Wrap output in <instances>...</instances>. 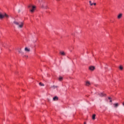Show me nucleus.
<instances>
[{
    "mask_svg": "<svg viewBox=\"0 0 124 124\" xmlns=\"http://www.w3.org/2000/svg\"><path fill=\"white\" fill-rule=\"evenodd\" d=\"M18 52L20 53V54H23V52H22V50L21 49V48H19L18 49Z\"/></svg>",
    "mask_w": 124,
    "mask_h": 124,
    "instance_id": "obj_14",
    "label": "nucleus"
},
{
    "mask_svg": "<svg viewBox=\"0 0 124 124\" xmlns=\"http://www.w3.org/2000/svg\"><path fill=\"white\" fill-rule=\"evenodd\" d=\"M98 95L100 96V97H103V96H105L106 94L104 93H98Z\"/></svg>",
    "mask_w": 124,
    "mask_h": 124,
    "instance_id": "obj_5",
    "label": "nucleus"
},
{
    "mask_svg": "<svg viewBox=\"0 0 124 124\" xmlns=\"http://www.w3.org/2000/svg\"><path fill=\"white\" fill-rule=\"evenodd\" d=\"M39 85H40V86H41L42 87H44V84H43V83H41V82H40V83H39Z\"/></svg>",
    "mask_w": 124,
    "mask_h": 124,
    "instance_id": "obj_17",
    "label": "nucleus"
},
{
    "mask_svg": "<svg viewBox=\"0 0 124 124\" xmlns=\"http://www.w3.org/2000/svg\"><path fill=\"white\" fill-rule=\"evenodd\" d=\"M89 70H91V71H93L94 69H95V67L93 66H90L89 67Z\"/></svg>",
    "mask_w": 124,
    "mask_h": 124,
    "instance_id": "obj_4",
    "label": "nucleus"
},
{
    "mask_svg": "<svg viewBox=\"0 0 124 124\" xmlns=\"http://www.w3.org/2000/svg\"><path fill=\"white\" fill-rule=\"evenodd\" d=\"M4 17H6V18H8V17H9V16L6 14V13H5L4 14H2L1 13H0V20H2V19H3L4 18Z\"/></svg>",
    "mask_w": 124,
    "mask_h": 124,
    "instance_id": "obj_3",
    "label": "nucleus"
},
{
    "mask_svg": "<svg viewBox=\"0 0 124 124\" xmlns=\"http://www.w3.org/2000/svg\"><path fill=\"white\" fill-rule=\"evenodd\" d=\"M58 99H59V98L57 96H55L53 98V101H57V100H58Z\"/></svg>",
    "mask_w": 124,
    "mask_h": 124,
    "instance_id": "obj_8",
    "label": "nucleus"
},
{
    "mask_svg": "<svg viewBox=\"0 0 124 124\" xmlns=\"http://www.w3.org/2000/svg\"><path fill=\"white\" fill-rule=\"evenodd\" d=\"M60 54L62 56H65V53H64V52H63V51H61Z\"/></svg>",
    "mask_w": 124,
    "mask_h": 124,
    "instance_id": "obj_11",
    "label": "nucleus"
},
{
    "mask_svg": "<svg viewBox=\"0 0 124 124\" xmlns=\"http://www.w3.org/2000/svg\"><path fill=\"white\" fill-rule=\"evenodd\" d=\"M14 24L17 26V28L18 29H22L23 27L24 26V23H23V22H20V21L18 22V21H14Z\"/></svg>",
    "mask_w": 124,
    "mask_h": 124,
    "instance_id": "obj_1",
    "label": "nucleus"
},
{
    "mask_svg": "<svg viewBox=\"0 0 124 124\" xmlns=\"http://www.w3.org/2000/svg\"><path fill=\"white\" fill-rule=\"evenodd\" d=\"M59 81H62V80H63L62 77H60L59 78Z\"/></svg>",
    "mask_w": 124,
    "mask_h": 124,
    "instance_id": "obj_16",
    "label": "nucleus"
},
{
    "mask_svg": "<svg viewBox=\"0 0 124 124\" xmlns=\"http://www.w3.org/2000/svg\"><path fill=\"white\" fill-rule=\"evenodd\" d=\"M3 47H4V46H3Z\"/></svg>",
    "mask_w": 124,
    "mask_h": 124,
    "instance_id": "obj_26",
    "label": "nucleus"
},
{
    "mask_svg": "<svg viewBox=\"0 0 124 124\" xmlns=\"http://www.w3.org/2000/svg\"><path fill=\"white\" fill-rule=\"evenodd\" d=\"M18 13H20L21 12V10H18Z\"/></svg>",
    "mask_w": 124,
    "mask_h": 124,
    "instance_id": "obj_20",
    "label": "nucleus"
},
{
    "mask_svg": "<svg viewBox=\"0 0 124 124\" xmlns=\"http://www.w3.org/2000/svg\"><path fill=\"white\" fill-rule=\"evenodd\" d=\"M41 7H42V8H43L44 9H49V7H48V6H47V5H42Z\"/></svg>",
    "mask_w": 124,
    "mask_h": 124,
    "instance_id": "obj_6",
    "label": "nucleus"
},
{
    "mask_svg": "<svg viewBox=\"0 0 124 124\" xmlns=\"http://www.w3.org/2000/svg\"><path fill=\"white\" fill-rule=\"evenodd\" d=\"M93 120H95V114H93L92 116Z\"/></svg>",
    "mask_w": 124,
    "mask_h": 124,
    "instance_id": "obj_15",
    "label": "nucleus"
},
{
    "mask_svg": "<svg viewBox=\"0 0 124 124\" xmlns=\"http://www.w3.org/2000/svg\"><path fill=\"white\" fill-rule=\"evenodd\" d=\"M89 3L91 6L93 5V3H92V1H89Z\"/></svg>",
    "mask_w": 124,
    "mask_h": 124,
    "instance_id": "obj_18",
    "label": "nucleus"
},
{
    "mask_svg": "<svg viewBox=\"0 0 124 124\" xmlns=\"http://www.w3.org/2000/svg\"><path fill=\"white\" fill-rule=\"evenodd\" d=\"M51 88H54V89H56V88H57V86H55L53 85V86H52L51 87Z\"/></svg>",
    "mask_w": 124,
    "mask_h": 124,
    "instance_id": "obj_19",
    "label": "nucleus"
},
{
    "mask_svg": "<svg viewBox=\"0 0 124 124\" xmlns=\"http://www.w3.org/2000/svg\"><path fill=\"white\" fill-rule=\"evenodd\" d=\"M28 8H29L30 11L31 13H33L35 9H36V6L31 5H29Z\"/></svg>",
    "mask_w": 124,
    "mask_h": 124,
    "instance_id": "obj_2",
    "label": "nucleus"
},
{
    "mask_svg": "<svg viewBox=\"0 0 124 124\" xmlns=\"http://www.w3.org/2000/svg\"><path fill=\"white\" fill-rule=\"evenodd\" d=\"M25 51L26 52H30V51H31V49L30 48H28V47H25Z\"/></svg>",
    "mask_w": 124,
    "mask_h": 124,
    "instance_id": "obj_10",
    "label": "nucleus"
},
{
    "mask_svg": "<svg viewBox=\"0 0 124 124\" xmlns=\"http://www.w3.org/2000/svg\"><path fill=\"white\" fill-rule=\"evenodd\" d=\"M113 105L114 107H115V108H117V107L119 106V104L118 103L114 104Z\"/></svg>",
    "mask_w": 124,
    "mask_h": 124,
    "instance_id": "obj_12",
    "label": "nucleus"
},
{
    "mask_svg": "<svg viewBox=\"0 0 124 124\" xmlns=\"http://www.w3.org/2000/svg\"><path fill=\"white\" fill-rule=\"evenodd\" d=\"M85 85H86V86H90V85H91V82H90V81H87L86 82Z\"/></svg>",
    "mask_w": 124,
    "mask_h": 124,
    "instance_id": "obj_9",
    "label": "nucleus"
},
{
    "mask_svg": "<svg viewBox=\"0 0 124 124\" xmlns=\"http://www.w3.org/2000/svg\"><path fill=\"white\" fill-rule=\"evenodd\" d=\"M70 52H72V50H71V47L70 48Z\"/></svg>",
    "mask_w": 124,
    "mask_h": 124,
    "instance_id": "obj_21",
    "label": "nucleus"
},
{
    "mask_svg": "<svg viewBox=\"0 0 124 124\" xmlns=\"http://www.w3.org/2000/svg\"><path fill=\"white\" fill-rule=\"evenodd\" d=\"M84 124H87V123L84 122Z\"/></svg>",
    "mask_w": 124,
    "mask_h": 124,
    "instance_id": "obj_24",
    "label": "nucleus"
},
{
    "mask_svg": "<svg viewBox=\"0 0 124 124\" xmlns=\"http://www.w3.org/2000/svg\"><path fill=\"white\" fill-rule=\"evenodd\" d=\"M123 17V14H120L118 15L117 18L118 19H121Z\"/></svg>",
    "mask_w": 124,
    "mask_h": 124,
    "instance_id": "obj_7",
    "label": "nucleus"
},
{
    "mask_svg": "<svg viewBox=\"0 0 124 124\" xmlns=\"http://www.w3.org/2000/svg\"><path fill=\"white\" fill-rule=\"evenodd\" d=\"M108 99H110H110H111V98L110 97H108Z\"/></svg>",
    "mask_w": 124,
    "mask_h": 124,
    "instance_id": "obj_23",
    "label": "nucleus"
},
{
    "mask_svg": "<svg viewBox=\"0 0 124 124\" xmlns=\"http://www.w3.org/2000/svg\"><path fill=\"white\" fill-rule=\"evenodd\" d=\"M109 102H112V100H110L109 101Z\"/></svg>",
    "mask_w": 124,
    "mask_h": 124,
    "instance_id": "obj_25",
    "label": "nucleus"
},
{
    "mask_svg": "<svg viewBox=\"0 0 124 124\" xmlns=\"http://www.w3.org/2000/svg\"><path fill=\"white\" fill-rule=\"evenodd\" d=\"M119 69H120V70H124V67H123V66H122V65H120V66H119Z\"/></svg>",
    "mask_w": 124,
    "mask_h": 124,
    "instance_id": "obj_13",
    "label": "nucleus"
},
{
    "mask_svg": "<svg viewBox=\"0 0 124 124\" xmlns=\"http://www.w3.org/2000/svg\"><path fill=\"white\" fill-rule=\"evenodd\" d=\"M93 5H96V3H93Z\"/></svg>",
    "mask_w": 124,
    "mask_h": 124,
    "instance_id": "obj_22",
    "label": "nucleus"
}]
</instances>
